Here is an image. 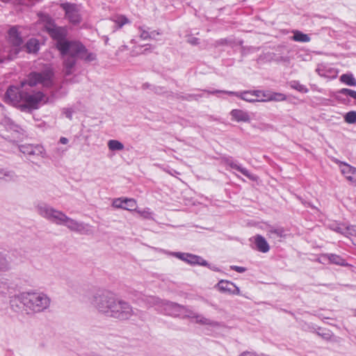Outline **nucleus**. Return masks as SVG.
Returning <instances> with one entry per match:
<instances>
[{
  "instance_id": "aec40b11",
  "label": "nucleus",
  "mask_w": 356,
  "mask_h": 356,
  "mask_svg": "<svg viewBox=\"0 0 356 356\" xmlns=\"http://www.w3.org/2000/svg\"><path fill=\"white\" fill-rule=\"evenodd\" d=\"M254 243L257 249L261 252L266 253L269 251L270 247L266 240L261 235L254 236Z\"/></svg>"
},
{
  "instance_id": "b1692460",
  "label": "nucleus",
  "mask_w": 356,
  "mask_h": 356,
  "mask_svg": "<svg viewBox=\"0 0 356 356\" xmlns=\"http://www.w3.org/2000/svg\"><path fill=\"white\" fill-rule=\"evenodd\" d=\"M340 170L346 178L350 181V178L349 177H353L356 168L346 163H341L340 165Z\"/></svg>"
},
{
  "instance_id": "c9c22d12",
  "label": "nucleus",
  "mask_w": 356,
  "mask_h": 356,
  "mask_svg": "<svg viewBox=\"0 0 356 356\" xmlns=\"http://www.w3.org/2000/svg\"><path fill=\"white\" fill-rule=\"evenodd\" d=\"M345 121L349 124H353L356 122V111L348 112L345 117Z\"/></svg>"
},
{
  "instance_id": "393cba45",
  "label": "nucleus",
  "mask_w": 356,
  "mask_h": 356,
  "mask_svg": "<svg viewBox=\"0 0 356 356\" xmlns=\"http://www.w3.org/2000/svg\"><path fill=\"white\" fill-rule=\"evenodd\" d=\"M190 318H195L196 319V323L202 325H209L212 326H216L218 325L217 322L212 321L210 319L207 318L200 314H197L193 312L192 316H191Z\"/></svg>"
},
{
  "instance_id": "7ed1b4c3",
  "label": "nucleus",
  "mask_w": 356,
  "mask_h": 356,
  "mask_svg": "<svg viewBox=\"0 0 356 356\" xmlns=\"http://www.w3.org/2000/svg\"><path fill=\"white\" fill-rule=\"evenodd\" d=\"M53 72L51 70H46L42 72H31L26 80L21 83L20 86H11L5 94L4 99L8 104L21 108L25 90L24 85L35 86L42 84L43 86L49 87L52 84Z\"/></svg>"
},
{
  "instance_id": "f8f14e48",
  "label": "nucleus",
  "mask_w": 356,
  "mask_h": 356,
  "mask_svg": "<svg viewBox=\"0 0 356 356\" xmlns=\"http://www.w3.org/2000/svg\"><path fill=\"white\" fill-rule=\"evenodd\" d=\"M215 287L221 293H229L231 295H240L241 291L239 288L236 286L233 282L221 280Z\"/></svg>"
},
{
  "instance_id": "9b49d317",
  "label": "nucleus",
  "mask_w": 356,
  "mask_h": 356,
  "mask_svg": "<svg viewBox=\"0 0 356 356\" xmlns=\"http://www.w3.org/2000/svg\"><path fill=\"white\" fill-rule=\"evenodd\" d=\"M204 92L208 94H216V93H226L229 95H235L236 97H240L243 100H245L248 102H256L254 90L253 91H243V92H232V91H226V90H204Z\"/></svg>"
},
{
  "instance_id": "3c124183",
  "label": "nucleus",
  "mask_w": 356,
  "mask_h": 356,
  "mask_svg": "<svg viewBox=\"0 0 356 356\" xmlns=\"http://www.w3.org/2000/svg\"><path fill=\"white\" fill-rule=\"evenodd\" d=\"M201 97H202L201 95H190L188 97V99H197V98Z\"/></svg>"
},
{
  "instance_id": "bb28decb",
  "label": "nucleus",
  "mask_w": 356,
  "mask_h": 356,
  "mask_svg": "<svg viewBox=\"0 0 356 356\" xmlns=\"http://www.w3.org/2000/svg\"><path fill=\"white\" fill-rule=\"evenodd\" d=\"M40 48V44L37 39L31 38L26 44V49L29 53H36Z\"/></svg>"
},
{
  "instance_id": "58836bf2",
  "label": "nucleus",
  "mask_w": 356,
  "mask_h": 356,
  "mask_svg": "<svg viewBox=\"0 0 356 356\" xmlns=\"http://www.w3.org/2000/svg\"><path fill=\"white\" fill-rule=\"evenodd\" d=\"M268 99L275 101H283L286 99V96L282 93H273L270 97H268Z\"/></svg>"
},
{
  "instance_id": "4c0bfd02",
  "label": "nucleus",
  "mask_w": 356,
  "mask_h": 356,
  "mask_svg": "<svg viewBox=\"0 0 356 356\" xmlns=\"http://www.w3.org/2000/svg\"><path fill=\"white\" fill-rule=\"evenodd\" d=\"M345 236H356V225L346 226Z\"/></svg>"
},
{
  "instance_id": "a211bd4d",
  "label": "nucleus",
  "mask_w": 356,
  "mask_h": 356,
  "mask_svg": "<svg viewBox=\"0 0 356 356\" xmlns=\"http://www.w3.org/2000/svg\"><path fill=\"white\" fill-rule=\"evenodd\" d=\"M267 235L271 238H281L286 236L285 229L282 227L270 226L267 229Z\"/></svg>"
},
{
  "instance_id": "6ab92c4d",
  "label": "nucleus",
  "mask_w": 356,
  "mask_h": 356,
  "mask_svg": "<svg viewBox=\"0 0 356 356\" xmlns=\"http://www.w3.org/2000/svg\"><path fill=\"white\" fill-rule=\"evenodd\" d=\"M323 258L327 259L330 263L334 264L341 266H352L348 264L344 259L341 256L335 254H326L323 256Z\"/></svg>"
},
{
  "instance_id": "a18cd8bd",
  "label": "nucleus",
  "mask_w": 356,
  "mask_h": 356,
  "mask_svg": "<svg viewBox=\"0 0 356 356\" xmlns=\"http://www.w3.org/2000/svg\"><path fill=\"white\" fill-rule=\"evenodd\" d=\"M63 112L67 118H69L70 120L72 119L73 111L71 108H64Z\"/></svg>"
},
{
  "instance_id": "6e6552de",
  "label": "nucleus",
  "mask_w": 356,
  "mask_h": 356,
  "mask_svg": "<svg viewBox=\"0 0 356 356\" xmlns=\"http://www.w3.org/2000/svg\"><path fill=\"white\" fill-rule=\"evenodd\" d=\"M111 316L120 320L129 319L134 314L131 306L127 302L117 299Z\"/></svg>"
},
{
  "instance_id": "6e6d98bb",
  "label": "nucleus",
  "mask_w": 356,
  "mask_h": 356,
  "mask_svg": "<svg viewBox=\"0 0 356 356\" xmlns=\"http://www.w3.org/2000/svg\"><path fill=\"white\" fill-rule=\"evenodd\" d=\"M211 269H212L213 270H215V271H218V268L216 267H210V265L208 264V266Z\"/></svg>"
},
{
  "instance_id": "09e8293b",
  "label": "nucleus",
  "mask_w": 356,
  "mask_h": 356,
  "mask_svg": "<svg viewBox=\"0 0 356 356\" xmlns=\"http://www.w3.org/2000/svg\"><path fill=\"white\" fill-rule=\"evenodd\" d=\"M8 288L6 283L0 281V293H4Z\"/></svg>"
},
{
  "instance_id": "20e7f679",
  "label": "nucleus",
  "mask_w": 356,
  "mask_h": 356,
  "mask_svg": "<svg viewBox=\"0 0 356 356\" xmlns=\"http://www.w3.org/2000/svg\"><path fill=\"white\" fill-rule=\"evenodd\" d=\"M117 299L109 291H99L92 296L90 303L99 312L111 316Z\"/></svg>"
},
{
  "instance_id": "de8ad7c7",
  "label": "nucleus",
  "mask_w": 356,
  "mask_h": 356,
  "mask_svg": "<svg viewBox=\"0 0 356 356\" xmlns=\"http://www.w3.org/2000/svg\"><path fill=\"white\" fill-rule=\"evenodd\" d=\"M145 46H146V48L143 51V54H147V52H151L155 47L154 46H153L152 44H147Z\"/></svg>"
},
{
  "instance_id": "c756f323",
  "label": "nucleus",
  "mask_w": 356,
  "mask_h": 356,
  "mask_svg": "<svg viewBox=\"0 0 356 356\" xmlns=\"http://www.w3.org/2000/svg\"><path fill=\"white\" fill-rule=\"evenodd\" d=\"M108 147L111 151H120L124 149V145L117 140H110L108 142Z\"/></svg>"
},
{
  "instance_id": "8fccbe9b",
  "label": "nucleus",
  "mask_w": 356,
  "mask_h": 356,
  "mask_svg": "<svg viewBox=\"0 0 356 356\" xmlns=\"http://www.w3.org/2000/svg\"><path fill=\"white\" fill-rule=\"evenodd\" d=\"M271 95H272V94L266 93V92L263 91L262 98L265 99V102H266V101H272V99H268V97H270Z\"/></svg>"
},
{
  "instance_id": "1a4fd4ad",
  "label": "nucleus",
  "mask_w": 356,
  "mask_h": 356,
  "mask_svg": "<svg viewBox=\"0 0 356 356\" xmlns=\"http://www.w3.org/2000/svg\"><path fill=\"white\" fill-rule=\"evenodd\" d=\"M60 7L65 10V17L70 23L77 25L81 22L79 6L74 3H64L60 4Z\"/></svg>"
},
{
  "instance_id": "c85d7f7f",
  "label": "nucleus",
  "mask_w": 356,
  "mask_h": 356,
  "mask_svg": "<svg viewBox=\"0 0 356 356\" xmlns=\"http://www.w3.org/2000/svg\"><path fill=\"white\" fill-rule=\"evenodd\" d=\"M227 163L232 168L239 171L240 172H241L243 175L246 176L247 177L252 178L250 173L246 168H243L240 165H238L237 163H236L232 161H228Z\"/></svg>"
},
{
  "instance_id": "7c9ffc66",
  "label": "nucleus",
  "mask_w": 356,
  "mask_h": 356,
  "mask_svg": "<svg viewBox=\"0 0 356 356\" xmlns=\"http://www.w3.org/2000/svg\"><path fill=\"white\" fill-rule=\"evenodd\" d=\"M329 227L330 229L333 230L334 232L341 234L343 236L346 235V226L344 224H339V223H332L329 225Z\"/></svg>"
},
{
  "instance_id": "412c9836",
  "label": "nucleus",
  "mask_w": 356,
  "mask_h": 356,
  "mask_svg": "<svg viewBox=\"0 0 356 356\" xmlns=\"http://www.w3.org/2000/svg\"><path fill=\"white\" fill-rule=\"evenodd\" d=\"M18 177L13 170L0 168V179H3L6 181H15Z\"/></svg>"
},
{
  "instance_id": "5701e85b",
  "label": "nucleus",
  "mask_w": 356,
  "mask_h": 356,
  "mask_svg": "<svg viewBox=\"0 0 356 356\" xmlns=\"http://www.w3.org/2000/svg\"><path fill=\"white\" fill-rule=\"evenodd\" d=\"M164 301L154 296H145L144 298V302L147 307L156 306L159 309H161Z\"/></svg>"
},
{
  "instance_id": "0eeeda50",
  "label": "nucleus",
  "mask_w": 356,
  "mask_h": 356,
  "mask_svg": "<svg viewBox=\"0 0 356 356\" xmlns=\"http://www.w3.org/2000/svg\"><path fill=\"white\" fill-rule=\"evenodd\" d=\"M166 314L173 316L188 318L192 316L193 311L177 303L165 300L161 309Z\"/></svg>"
},
{
  "instance_id": "39448f33",
  "label": "nucleus",
  "mask_w": 356,
  "mask_h": 356,
  "mask_svg": "<svg viewBox=\"0 0 356 356\" xmlns=\"http://www.w3.org/2000/svg\"><path fill=\"white\" fill-rule=\"evenodd\" d=\"M36 211L40 216L58 225H63L67 216L45 203L37 205Z\"/></svg>"
},
{
  "instance_id": "dca6fc26",
  "label": "nucleus",
  "mask_w": 356,
  "mask_h": 356,
  "mask_svg": "<svg viewBox=\"0 0 356 356\" xmlns=\"http://www.w3.org/2000/svg\"><path fill=\"white\" fill-rule=\"evenodd\" d=\"M8 40L15 47H19L22 44V38L15 26L10 29L8 31Z\"/></svg>"
},
{
  "instance_id": "e433bc0d",
  "label": "nucleus",
  "mask_w": 356,
  "mask_h": 356,
  "mask_svg": "<svg viewBox=\"0 0 356 356\" xmlns=\"http://www.w3.org/2000/svg\"><path fill=\"white\" fill-rule=\"evenodd\" d=\"M9 268V264L6 257L0 253V270L4 271Z\"/></svg>"
},
{
  "instance_id": "72a5a7b5",
  "label": "nucleus",
  "mask_w": 356,
  "mask_h": 356,
  "mask_svg": "<svg viewBox=\"0 0 356 356\" xmlns=\"http://www.w3.org/2000/svg\"><path fill=\"white\" fill-rule=\"evenodd\" d=\"M136 212H137L141 217H143L145 219L152 218V213L150 211L149 209H145L143 210L136 209Z\"/></svg>"
},
{
  "instance_id": "423d86ee",
  "label": "nucleus",
  "mask_w": 356,
  "mask_h": 356,
  "mask_svg": "<svg viewBox=\"0 0 356 356\" xmlns=\"http://www.w3.org/2000/svg\"><path fill=\"white\" fill-rule=\"evenodd\" d=\"M47 102L44 95L40 91L26 92L24 95L23 102L20 109H37L39 106Z\"/></svg>"
},
{
  "instance_id": "5fc2aeb1",
  "label": "nucleus",
  "mask_w": 356,
  "mask_h": 356,
  "mask_svg": "<svg viewBox=\"0 0 356 356\" xmlns=\"http://www.w3.org/2000/svg\"><path fill=\"white\" fill-rule=\"evenodd\" d=\"M197 41H198V39H197V38H193V39H191V40H190V42H191V44H197V43H198V42H197Z\"/></svg>"
},
{
  "instance_id": "79ce46f5",
  "label": "nucleus",
  "mask_w": 356,
  "mask_h": 356,
  "mask_svg": "<svg viewBox=\"0 0 356 356\" xmlns=\"http://www.w3.org/2000/svg\"><path fill=\"white\" fill-rule=\"evenodd\" d=\"M172 254L182 261H185L186 257H190L189 253L184 252H172Z\"/></svg>"
},
{
  "instance_id": "c03bdc74",
  "label": "nucleus",
  "mask_w": 356,
  "mask_h": 356,
  "mask_svg": "<svg viewBox=\"0 0 356 356\" xmlns=\"http://www.w3.org/2000/svg\"><path fill=\"white\" fill-rule=\"evenodd\" d=\"M231 269L236 271L237 273H244L246 270V268L242 266H232Z\"/></svg>"
},
{
  "instance_id": "603ef678",
  "label": "nucleus",
  "mask_w": 356,
  "mask_h": 356,
  "mask_svg": "<svg viewBox=\"0 0 356 356\" xmlns=\"http://www.w3.org/2000/svg\"><path fill=\"white\" fill-rule=\"evenodd\" d=\"M59 141L61 144L65 145L68 143V139L65 137H61Z\"/></svg>"
},
{
  "instance_id": "473e14b6",
  "label": "nucleus",
  "mask_w": 356,
  "mask_h": 356,
  "mask_svg": "<svg viewBox=\"0 0 356 356\" xmlns=\"http://www.w3.org/2000/svg\"><path fill=\"white\" fill-rule=\"evenodd\" d=\"M290 86L300 92H302V93H307L308 92L309 90L308 88H307V87L302 84H301L299 81H293L290 83Z\"/></svg>"
},
{
  "instance_id": "f257e3e1",
  "label": "nucleus",
  "mask_w": 356,
  "mask_h": 356,
  "mask_svg": "<svg viewBox=\"0 0 356 356\" xmlns=\"http://www.w3.org/2000/svg\"><path fill=\"white\" fill-rule=\"evenodd\" d=\"M49 34L56 41V48L63 58L64 72L66 75L72 74L76 63V58L86 63H90L97 59L96 54L88 51L81 42L65 39L67 35L65 27L56 26Z\"/></svg>"
},
{
  "instance_id": "2eb2a0df",
  "label": "nucleus",
  "mask_w": 356,
  "mask_h": 356,
  "mask_svg": "<svg viewBox=\"0 0 356 356\" xmlns=\"http://www.w3.org/2000/svg\"><path fill=\"white\" fill-rule=\"evenodd\" d=\"M39 22L43 25L48 33L56 26L54 20L49 15L45 13H39Z\"/></svg>"
},
{
  "instance_id": "f3484780",
  "label": "nucleus",
  "mask_w": 356,
  "mask_h": 356,
  "mask_svg": "<svg viewBox=\"0 0 356 356\" xmlns=\"http://www.w3.org/2000/svg\"><path fill=\"white\" fill-rule=\"evenodd\" d=\"M230 115L232 120L236 122H249L250 121L248 113L241 109H233Z\"/></svg>"
},
{
  "instance_id": "864d4df0",
  "label": "nucleus",
  "mask_w": 356,
  "mask_h": 356,
  "mask_svg": "<svg viewBox=\"0 0 356 356\" xmlns=\"http://www.w3.org/2000/svg\"><path fill=\"white\" fill-rule=\"evenodd\" d=\"M350 178V181L353 182L356 185V170H355V173H353V177H349Z\"/></svg>"
},
{
  "instance_id": "4be33fe9",
  "label": "nucleus",
  "mask_w": 356,
  "mask_h": 356,
  "mask_svg": "<svg viewBox=\"0 0 356 356\" xmlns=\"http://www.w3.org/2000/svg\"><path fill=\"white\" fill-rule=\"evenodd\" d=\"M190 257H186L184 261L188 264L195 265L198 264L200 266H208V262L200 256L195 255L189 253Z\"/></svg>"
},
{
  "instance_id": "a878e982",
  "label": "nucleus",
  "mask_w": 356,
  "mask_h": 356,
  "mask_svg": "<svg viewBox=\"0 0 356 356\" xmlns=\"http://www.w3.org/2000/svg\"><path fill=\"white\" fill-rule=\"evenodd\" d=\"M293 35L292 36V40L296 42H309L311 40L309 35L304 33L300 31H293Z\"/></svg>"
},
{
  "instance_id": "a19ab883",
  "label": "nucleus",
  "mask_w": 356,
  "mask_h": 356,
  "mask_svg": "<svg viewBox=\"0 0 356 356\" xmlns=\"http://www.w3.org/2000/svg\"><path fill=\"white\" fill-rule=\"evenodd\" d=\"M124 204V199L122 198H116L113 202V207L115 208H120L122 209L123 207V205Z\"/></svg>"
},
{
  "instance_id": "f704fd0d",
  "label": "nucleus",
  "mask_w": 356,
  "mask_h": 356,
  "mask_svg": "<svg viewBox=\"0 0 356 356\" xmlns=\"http://www.w3.org/2000/svg\"><path fill=\"white\" fill-rule=\"evenodd\" d=\"M339 94L350 96V97L353 98L354 99H356V91L348 89V88H342L338 91Z\"/></svg>"
},
{
  "instance_id": "cd10ccee",
  "label": "nucleus",
  "mask_w": 356,
  "mask_h": 356,
  "mask_svg": "<svg viewBox=\"0 0 356 356\" xmlns=\"http://www.w3.org/2000/svg\"><path fill=\"white\" fill-rule=\"evenodd\" d=\"M340 81L343 83L350 86H355L356 80L352 74H343L340 76Z\"/></svg>"
},
{
  "instance_id": "2f4dec72",
  "label": "nucleus",
  "mask_w": 356,
  "mask_h": 356,
  "mask_svg": "<svg viewBox=\"0 0 356 356\" xmlns=\"http://www.w3.org/2000/svg\"><path fill=\"white\" fill-rule=\"evenodd\" d=\"M136 201L132 198H124V204L122 209L129 210V211H135L136 210Z\"/></svg>"
},
{
  "instance_id": "9d476101",
  "label": "nucleus",
  "mask_w": 356,
  "mask_h": 356,
  "mask_svg": "<svg viewBox=\"0 0 356 356\" xmlns=\"http://www.w3.org/2000/svg\"><path fill=\"white\" fill-rule=\"evenodd\" d=\"M63 225L65 226L72 232H75L81 234H89L90 232V225L82 222H79L67 216L65 218Z\"/></svg>"
},
{
  "instance_id": "37998d69",
  "label": "nucleus",
  "mask_w": 356,
  "mask_h": 356,
  "mask_svg": "<svg viewBox=\"0 0 356 356\" xmlns=\"http://www.w3.org/2000/svg\"><path fill=\"white\" fill-rule=\"evenodd\" d=\"M256 102H265V99L262 98V90H254Z\"/></svg>"
},
{
  "instance_id": "4468645a",
  "label": "nucleus",
  "mask_w": 356,
  "mask_h": 356,
  "mask_svg": "<svg viewBox=\"0 0 356 356\" xmlns=\"http://www.w3.org/2000/svg\"><path fill=\"white\" fill-rule=\"evenodd\" d=\"M159 30H151L149 27L143 25L138 27V35L143 40H156V35H160Z\"/></svg>"
},
{
  "instance_id": "ddd939ff",
  "label": "nucleus",
  "mask_w": 356,
  "mask_h": 356,
  "mask_svg": "<svg viewBox=\"0 0 356 356\" xmlns=\"http://www.w3.org/2000/svg\"><path fill=\"white\" fill-rule=\"evenodd\" d=\"M19 151L24 154L29 156H41L44 157L45 151L44 147L40 145L25 144L19 147Z\"/></svg>"
},
{
  "instance_id": "f03ea898",
  "label": "nucleus",
  "mask_w": 356,
  "mask_h": 356,
  "mask_svg": "<svg viewBox=\"0 0 356 356\" xmlns=\"http://www.w3.org/2000/svg\"><path fill=\"white\" fill-rule=\"evenodd\" d=\"M10 305L16 312L34 314L47 310L51 305V298L44 292L31 290L12 296Z\"/></svg>"
},
{
  "instance_id": "ea45409f",
  "label": "nucleus",
  "mask_w": 356,
  "mask_h": 356,
  "mask_svg": "<svg viewBox=\"0 0 356 356\" xmlns=\"http://www.w3.org/2000/svg\"><path fill=\"white\" fill-rule=\"evenodd\" d=\"M115 22L118 24V27L121 28L123 25L127 24L129 20L124 16H120L116 19Z\"/></svg>"
},
{
  "instance_id": "49530a36",
  "label": "nucleus",
  "mask_w": 356,
  "mask_h": 356,
  "mask_svg": "<svg viewBox=\"0 0 356 356\" xmlns=\"http://www.w3.org/2000/svg\"><path fill=\"white\" fill-rule=\"evenodd\" d=\"M10 57L9 55H4L3 53L0 51V64L5 62L7 60H10Z\"/></svg>"
}]
</instances>
